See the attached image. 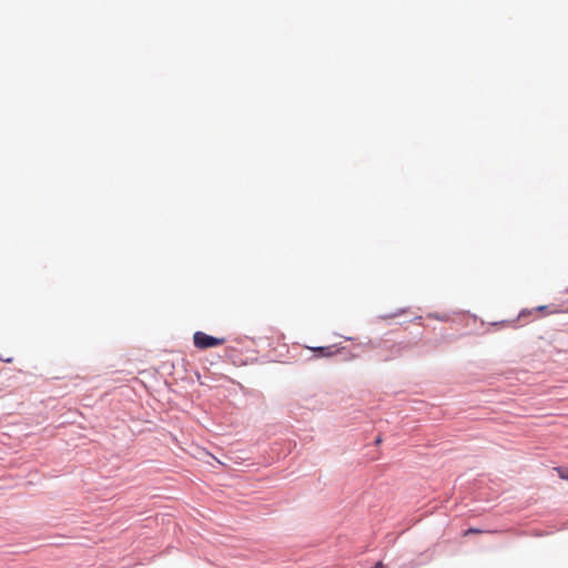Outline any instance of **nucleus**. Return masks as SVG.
Wrapping results in <instances>:
<instances>
[{"label":"nucleus","mask_w":568,"mask_h":568,"mask_svg":"<svg viewBox=\"0 0 568 568\" xmlns=\"http://www.w3.org/2000/svg\"><path fill=\"white\" fill-rule=\"evenodd\" d=\"M556 470L561 479L568 481V467H557Z\"/></svg>","instance_id":"4"},{"label":"nucleus","mask_w":568,"mask_h":568,"mask_svg":"<svg viewBox=\"0 0 568 568\" xmlns=\"http://www.w3.org/2000/svg\"><path fill=\"white\" fill-rule=\"evenodd\" d=\"M507 323L506 321H501L500 324ZM494 325H499V323H494Z\"/></svg>","instance_id":"9"},{"label":"nucleus","mask_w":568,"mask_h":568,"mask_svg":"<svg viewBox=\"0 0 568 568\" xmlns=\"http://www.w3.org/2000/svg\"><path fill=\"white\" fill-rule=\"evenodd\" d=\"M551 307H552V305H539V306H537L535 308H531V310L524 308V310H521L519 312L518 318H525V317L531 315L535 312L544 313V314H551V313L555 312L554 310H550Z\"/></svg>","instance_id":"2"},{"label":"nucleus","mask_w":568,"mask_h":568,"mask_svg":"<svg viewBox=\"0 0 568 568\" xmlns=\"http://www.w3.org/2000/svg\"><path fill=\"white\" fill-rule=\"evenodd\" d=\"M382 440H383V439H382V436H381V435H378V436L374 439V444H375V445H379V444L382 443Z\"/></svg>","instance_id":"6"},{"label":"nucleus","mask_w":568,"mask_h":568,"mask_svg":"<svg viewBox=\"0 0 568 568\" xmlns=\"http://www.w3.org/2000/svg\"><path fill=\"white\" fill-rule=\"evenodd\" d=\"M225 343L224 337H215L202 331H197L193 335V344L197 349H209L221 346Z\"/></svg>","instance_id":"1"},{"label":"nucleus","mask_w":568,"mask_h":568,"mask_svg":"<svg viewBox=\"0 0 568 568\" xmlns=\"http://www.w3.org/2000/svg\"><path fill=\"white\" fill-rule=\"evenodd\" d=\"M372 568H385V566L381 561H377Z\"/></svg>","instance_id":"7"},{"label":"nucleus","mask_w":568,"mask_h":568,"mask_svg":"<svg viewBox=\"0 0 568 568\" xmlns=\"http://www.w3.org/2000/svg\"><path fill=\"white\" fill-rule=\"evenodd\" d=\"M316 357H331L334 355L331 346H317L311 348Z\"/></svg>","instance_id":"3"},{"label":"nucleus","mask_w":568,"mask_h":568,"mask_svg":"<svg viewBox=\"0 0 568 568\" xmlns=\"http://www.w3.org/2000/svg\"><path fill=\"white\" fill-rule=\"evenodd\" d=\"M478 532H481V530L478 529V528H469V529L466 530L465 535L478 534Z\"/></svg>","instance_id":"5"},{"label":"nucleus","mask_w":568,"mask_h":568,"mask_svg":"<svg viewBox=\"0 0 568 568\" xmlns=\"http://www.w3.org/2000/svg\"><path fill=\"white\" fill-rule=\"evenodd\" d=\"M0 361H1V362H4V363H11V362H12V358H11V357H10V358H1V357H0Z\"/></svg>","instance_id":"8"}]
</instances>
